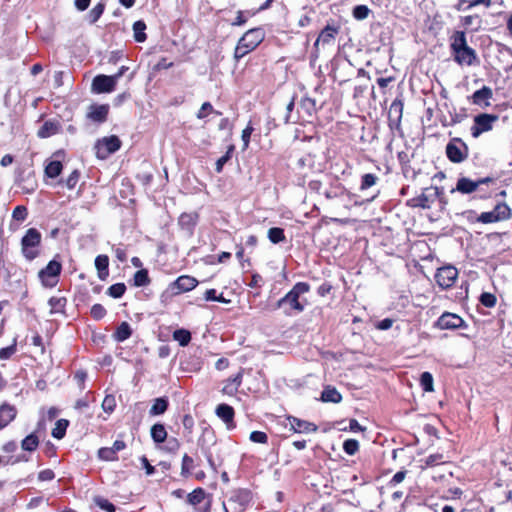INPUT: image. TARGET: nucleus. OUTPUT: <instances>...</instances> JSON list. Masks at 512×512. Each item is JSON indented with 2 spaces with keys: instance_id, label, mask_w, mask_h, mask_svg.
I'll use <instances>...</instances> for the list:
<instances>
[{
  "instance_id": "nucleus-25",
  "label": "nucleus",
  "mask_w": 512,
  "mask_h": 512,
  "mask_svg": "<svg viewBox=\"0 0 512 512\" xmlns=\"http://www.w3.org/2000/svg\"><path fill=\"white\" fill-rule=\"evenodd\" d=\"M478 188V183L470 180L469 178H459L456 185V190L463 194H469L474 192Z\"/></svg>"
},
{
  "instance_id": "nucleus-38",
  "label": "nucleus",
  "mask_w": 512,
  "mask_h": 512,
  "mask_svg": "<svg viewBox=\"0 0 512 512\" xmlns=\"http://www.w3.org/2000/svg\"><path fill=\"white\" fill-rule=\"evenodd\" d=\"M268 238L274 243H280L285 240L284 230L282 228L273 227L268 230Z\"/></svg>"
},
{
  "instance_id": "nucleus-19",
  "label": "nucleus",
  "mask_w": 512,
  "mask_h": 512,
  "mask_svg": "<svg viewBox=\"0 0 512 512\" xmlns=\"http://www.w3.org/2000/svg\"><path fill=\"white\" fill-rule=\"evenodd\" d=\"M338 34V28L334 26L327 25L319 34L316 39L314 46L317 47L320 43L323 45L331 44L336 35Z\"/></svg>"
},
{
  "instance_id": "nucleus-27",
  "label": "nucleus",
  "mask_w": 512,
  "mask_h": 512,
  "mask_svg": "<svg viewBox=\"0 0 512 512\" xmlns=\"http://www.w3.org/2000/svg\"><path fill=\"white\" fill-rule=\"evenodd\" d=\"M168 405H169V403H168L167 398H165V397L156 398L149 410V414L151 416L162 415L166 412Z\"/></svg>"
},
{
  "instance_id": "nucleus-30",
  "label": "nucleus",
  "mask_w": 512,
  "mask_h": 512,
  "mask_svg": "<svg viewBox=\"0 0 512 512\" xmlns=\"http://www.w3.org/2000/svg\"><path fill=\"white\" fill-rule=\"evenodd\" d=\"M451 50L453 52V54L460 50V49H463L465 48L467 45V41H466V36H465V33L463 31H456L452 38H451Z\"/></svg>"
},
{
  "instance_id": "nucleus-57",
  "label": "nucleus",
  "mask_w": 512,
  "mask_h": 512,
  "mask_svg": "<svg viewBox=\"0 0 512 512\" xmlns=\"http://www.w3.org/2000/svg\"><path fill=\"white\" fill-rule=\"evenodd\" d=\"M253 132V127L251 125H248L243 131H242V141H243V149H247L250 142V136Z\"/></svg>"
},
{
  "instance_id": "nucleus-55",
  "label": "nucleus",
  "mask_w": 512,
  "mask_h": 512,
  "mask_svg": "<svg viewBox=\"0 0 512 512\" xmlns=\"http://www.w3.org/2000/svg\"><path fill=\"white\" fill-rule=\"evenodd\" d=\"M27 209L24 206H17L14 208L12 217L17 221H24L27 217Z\"/></svg>"
},
{
  "instance_id": "nucleus-4",
  "label": "nucleus",
  "mask_w": 512,
  "mask_h": 512,
  "mask_svg": "<svg viewBox=\"0 0 512 512\" xmlns=\"http://www.w3.org/2000/svg\"><path fill=\"white\" fill-rule=\"evenodd\" d=\"M40 243V232L35 228L28 229L21 240L22 253L27 260H33L38 256Z\"/></svg>"
},
{
  "instance_id": "nucleus-20",
  "label": "nucleus",
  "mask_w": 512,
  "mask_h": 512,
  "mask_svg": "<svg viewBox=\"0 0 512 512\" xmlns=\"http://www.w3.org/2000/svg\"><path fill=\"white\" fill-rule=\"evenodd\" d=\"M16 409L14 406L3 404L0 406V428L6 427L16 417Z\"/></svg>"
},
{
  "instance_id": "nucleus-47",
  "label": "nucleus",
  "mask_w": 512,
  "mask_h": 512,
  "mask_svg": "<svg viewBox=\"0 0 512 512\" xmlns=\"http://www.w3.org/2000/svg\"><path fill=\"white\" fill-rule=\"evenodd\" d=\"M496 296L492 293L484 292L480 296V302L482 305L488 308H492L496 305Z\"/></svg>"
},
{
  "instance_id": "nucleus-40",
  "label": "nucleus",
  "mask_w": 512,
  "mask_h": 512,
  "mask_svg": "<svg viewBox=\"0 0 512 512\" xmlns=\"http://www.w3.org/2000/svg\"><path fill=\"white\" fill-rule=\"evenodd\" d=\"M93 502L95 505H97L102 510H105L106 512H115L116 510L115 506L110 501L101 496H95L93 498Z\"/></svg>"
},
{
  "instance_id": "nucleus-36",
  "label": "nucleus",
  "mask_w": 512,
  "mask_h": 512,
  "mask_svg": "<svg viewBox=\"0 0 512 512\" xmlns=\"http://www.w3.org/2000/svg\"><path fill=\"white\" fill-rule=\"evenodd\" d=\"M68 425L69 422L67 420H58L55 424V427L52 430V436L56 439H62L65 436Z\"/></svg>"
},
{
  "instance_id": "nucleus-35",
  "label": "nucleus",
  "mask_w": 512,
  "mask_h": 512,
  "mask_svg": "<svg viewBox=\"0 0 512 512\" xmlns=\"http://www.w3.org/2000/svg\"><path fill=\"white\" fill-rule=\"evenodd\" d=\"M62 168H63V166L60 161H51L45 167V174L49 178H55L60 175Z\"/></svg>"
},
{
  "instance_id": "nucleus-59",
  "label": "nucleus",
  "mask_w": 512,
  "mask_h": 512,
  "mask_svg": "<svg viewBox=\"0 0 512 512\" xmlns=\"http://www.w3.org/2000/svg\"><path fill=\"white\" fill-rule=\"evenodd\" d=\"M78 180H79V173H78V171L74 170L66 179L65 183H66L67 188L73 189L76 186Z\"/></svg>"
},
{
  "instance_id": "nucleus-31",
  "label": "nucleus",
  "mask_w": 512,
  "mask_h": 512,
  "mask_svg": "<svg viewBox=\"0 0 512 512\" xmlns=\"http://www.w3.org/2000/svg\"><path fill=\"white\" fill-rule=\"evenodd\" d=\"M146 24L142 20H138L133 24V33L134 39L136 42H144L147 38L146 33Z\"/></svg>"
},
{
  "instance_id": "nucleus-17",
  "label": "nucleus",
  "mask_w": 512,
  "mask_h": 512,
  "mask_svg": "<svg viewBox=\"0 0 512 512\" xmlns=\"http://www.w3.org/2000/svg\"><path fill=\"white\" fill-rule=\"evenodd\" d=\"M108 112H109V105L93 104V105L89 106V108H88L87 118H89L93 122L103 123L107 120Z\"/></svg>"
},
{
  "instance_id": "nucleus-10",
  "label": "nucleus",
  "mask_w": 512,
  "mask_h": 512,
  "mask_svg": "<svg viewBox=\"0 0 512 512\" xmlns=\"http://www.w3.org/2000/svg\"><path fill=\"white\" fill-rule=\"evenodd\" d=\"M467 325L465 321L454 313H443L435 323V327L441 330H455L465 328Z\"/></svg>"
},
{
  "instance_id": "nucleus-21",
  "label": "nucleus",
  "mask_w": 512,
  "mask_h": 512,
  "mask_svg": "<svg viewBox=\"0 0 512 512\" xmlns=\"http://www.w3.org/2000/svg\"><path fill=\"white\" fill-rule=\"evenodd\" d=\"M216 415L222 419L226 424L227 427L230 428L233 423L234 418V410L231 406L227 404H220L216 408Z\"/></svg>"
},
{
  "instance_id": "nucleus-13",
  "label": "nucleus",
  "mask_w": 512,
  "mask_h": 512,
  "mask_svg": "<svg viewBox=\"0 0 512 512\" xmlns=\"http://www.w3.org/2000/svg\"><path fill=\"white\" fill-rule=\"evenodd\" d=\"M439 197V189L437 187H431L425 189L423 193L414 198L413 206L420 207L423 209H429L434 201Z\"/></svg>"
},
{
  "instance_id": "nucleus-7",
  "label": "nucleus",
  "mask_w": 512,
  "mask_h": 512,
  "mask_svg": "<svg viewBox=\"0 0 512 512\" xmlns=\"http://www.w3.org/2000/svg\"><path fill=\"white\" fill-rule=\"evenodd\" d=\"M446 155L453 163H461L468 156V147L460 138H453L446 146Z\"/></svg>"
},
{
  "instance_id": "nucleus-64",
  "label": "nucleus",
  "mask_w": 512,
  "mask_h": 512,
  "mask_svg": "<svg viewBox=\"0 0 512 512\" xmlns=\"http://www.w3.org/2000/svg\"><path fill=\"white\" fill-rule=\"evenodd\" d=\"M405 476H406V472L405 471H398L392 477V479L390 481V484L397 485V484L401 483L405 479Z\"/></svg>"
},
{
  "instance_id": "nucleus-56",
  "label": "nucleus",
  "mask_w": 512,
  "mask_h": 512,
  "mask_svg": "<svg viewBox=\"0 0 512 512\" xmlns=\"http://www.w3.org/2000/svg\"><path fill=\"white\" fill-rule=\"evenodd\" d=\"M215 112L213 106L209 102H204L197 113L198 119L205 118L209 113Z\"/></svg>"
},
{
  "instance_id": "nucleus-54",
  "label": "nucleus",
  "mask_w": 512,
  "mask_h": 512,
  "mask_svg": "<svg viewBox=\"0 0 512 512\" xmlns=\"http://www.w3.org/2000/svg\"><path fill=\"white\" fill-rule=\"evenodd\" d=\"M106 314L105 308L101 304H94L91 308V315L94 319L100 320Z\"/></svg>"
},
{
  "instance_id": "nucleus-33",
  "label": "nucleus",
  "mask_w": 512,
  "mask_h": 512,
  "mask_svg": "<svg viewBox=\"0 0 512 512\" xmlns=\"http://www.w3.org/2000/svg\"><path fill=\"white\" fill-rule=\"evenodd\" d=\"M131 328L127 322H122L115 333V339L119 342H123L131 336Z\"/></svg>"
},
{
  "instance_id": "nucleus-46",
  "label": "nucleus",
  "mask_w": 512,
  "mask_h": 512,
  "mask_svg": "<svg viewBox=\"0 0 512 512\" xmlns=\"http://www.w3.org/2000/svg\"><path fill=\"white\" fill-rule=\"evenodd\" d=\"M343 450L348 455L352 456V455L356 454V452L359 450V442L355 439H347L343 443Z\"/></svg>"
},
{
  "instance_id": "nucleus-49",
  "label": "nucleus",
  "mask_w": 512,
  "mask_h": 512,
  "mask_svg": "<svg viewBox=\"0 0 512 512\" xmlns=\"http://www.w3.org/2000/svg\"><path fill=\"white\" fill-rule=\"evenodd\" d=\"M115 407H116V400H115L114 396L107 395L102 402L103 410L107 413H111L114 411Z\"/></svg>"
},
{
  "instance_id": "nucleus-34",
  "label": "nucleus",
  "mask_w": 512,
  "mask_h": 512,
  "mask_svg": "<svg viewBox=\"0 0 512 512\" xmlns=\"http://www.w3.org/2000/svg\"><path fill=\"white\" fill-rule=\"evenodd\" d=\"M173 339L181 346H187L191 341V333L186 329H177L173 332Z\"/></svg>"
},
{
  "instance_id": "nucleus-62",
  "label": "nucleus",
  "mask_w": 512,
  "mask_h": 512,
  "mask_svg": "<svg viewBox=\"0 0 512 512\" xmlns=\"http://www.w3.org/2000/svg\"><path fill=\"white\" fill-rule=\"evenodd\" d=\"M392 324H393V320L392 319L385 318V319L381 320L380 322H378L376 327L379 330H388V329H390L392 327Z\"/></svg>"
},
{
  "instance_id": "nucleus-3",
  "label": "nucleus",
  "mask_w": 512,
  "mask_h": 512,
  "mask_svg": "<svg viewBox=\"0 0 512 512\" xmlns=\"http://www.w3.org/2000/svg\"><path fill=\"white\" fill-rule=\"evenodd\" d=\"M252 500L251 492L247 489H236L230 492L226 502L223 503L225 512H245Z\"/></svg>"
},
{
  "instance_id": "nucleus-41",
  "label": "nucleus",
  "mask_w": 512,
  "mask_h": 512,
  "mask_svg": "<svg viewBox=\"0 0 512 512\" xmlns=\"http://www.w3.org/2000/svg\"><path fill=\"white\" fill-rule=\"evenodd\" d=\"M371 10L366 5H357L353 8L352 15L356 20L366 19Z\"/></svg>"
},
{
  "instance_id": "nucleus-61",
  "label": "nucleus",
  "mask_w": 512,
  "mask_h": 512,
  "mask_svg": "<svg viewBox=\"0 0 512 512\" xmlns=\"http://www.w3.org/2000/svg\"><path fill=\"white\" fill-rule=\"evenodd\" d=\"M49 305L51 306V312H54L63 307V299L52 297L49 300Z\"/></svg>"
},
{
  "instance_id": "nucleus-15",
  "label": "nucleus",
  "mask_w": 512,
  "mask_h": 512,
  "mask_svg": "<svg viewBox=\"0 0 512 512\" xmlns=\"http://www.w3.org/2000/svg\"><path fill=\"white\" fill-rule=\"evenodd\" d=\"M287 421L288 425L295 433L309 434L314 433L318 430L316 424L306 420L299 419L294 416H288Z\"/></svg>"
},
{
  "instance_id": "nucleus-45",
  "label": "nucleus",
  "mask_w": 512,
  "mask_h": 512,
  "mask_svg": "<svg viewBox=\"0 0 512 512\" xmlns=\"http://www.w3.org/2000/svg\"><path fill=\"white\" fill-rule=\"evenodd\" d=\"M377 180H378L377 176L372 173L364 174L362 176L360 189L366 190V189L372 187L373 185L376 184Z\"/></svg>"
},
{
  "instance_id": "nucleus-32",
  "label": "nucleus",
  "mask_w": 512,
  "mask_h": 512,
  "mask_svg": "<svg viewBox=\"0 0 512 512\" xmlns=\"http://www.w3.org/2000/svg\"><path fill=\"white\" fill-rule=\"evenodd\" d=\"M38 444H39V439H38L37 435L34 433H31L30 435L26 436L22 440L21 447L25 451L32 452L38 447Z\"/></svg>"
},
{
  "instance_id": "nucleus-8",
  "label": "nucleus",
  "mask_w": 512,
  "mask_h": 512,
  "mask_svg": "<svg viewBox=\"0 0 512 512\" xmlns=\"http://www.w3.org/2000/svg\"><path fill=\"white\" fill-rule=\"evenodd\" d=\"M511 210L509 206L505 203H500L495 206V208L492 211L483 212L481 213L477 221L488 224V223H495L498 221L506 220L510 217Z\"/></svg>"
},
{
  "instance_id": "nucleus-29",
  "label": "nucleus",
  "mask_w": 512,
  "mask_h": 512,
  "mask_svg": "<svg viewBox=\"0 0 512 512\" xmlns=\"http://www.w3.org/2000/svg\"><path fill=\"white\" fill-rule=\"evenodd\" d=\"M151 438L157 444L163 443L167 438V431L163 424L157 423L151 427Z\"/></svg>"
},
{
  "instance_id": "nucleus-26",
  "label": "nucleus",
  "mask_w": 512,
  "mask_h": 512,
  "mask_svg": "<svg viewBox=\"0 0 512 512\" xmlns=\"http://www.w3.org/2000/svg\"><path fill=\"white\" fill-rule=\"evenodd\" d=\"M59 124L54 121H46L41 128L38 130V136L40 138H47L55 135L59 131Z\"/></svg>"
},
{
  "instance_id": "nucleus-52",
  "label": "nucleus",
  "mask_w": 512,
  "mask_h": 512,
  "mask_svg": "<svg viewBox=\"0 0 512 512\" xmlns=\"http://www.w3.org/2000/svg\"><path fill=\"white\" fill-rule=\"evenodd\" d=\"M16 352V340H14L13 344L0 349V359L7 360Z\"/></svg>"
},
{
  "instance_id": "nucleus-43",
  "label": "nucleus",
  "mask_w": 512,
  "mask_h": 512,
  "mask_svg": "<svg viewBox=\"0 0 512 512\" xmlns=\"http://www.w3.org/2000/svg\"><path fill=\"white\" fill-rule=\"evenodd\" d=\"M98 457L104 461H115L118 459L116 453L110 447H103L98 450Z\"/></svg>"
},
{
  "instance_id": "nucleus-18",
  "label": "nucleus",
  "mask_w": 512,
  "mask_h": 512,
  "mask_svg": "<svg viewBox=\"0 0 512 512\" xmlns=\"http://www.w3.org/2000/svg\"><path fill=\"white\" fill-rule=\"evenodd\" d=\"M197 284L198 281L194 277L188 275H182L178 277L173 283L178 293L191 291L196 287Z\"/></svg>"
},
{
  "instance_id": "nucleus-42",
  "label": "nucleus",
  "mask_w": 512,
  "mask_h": 512,
  "mask_svg": "<svg viewBox=\"0 0 512 512\" xmlns=\"http://www.w3.org/2000/svg\"><path fill=\"white\" fill-rule=\"evenodd\" d=\"M125 290L126 286L124 283H116L108 288L107 293L113 298H120L125 293Z\"/></svg>"
},
{
  "instance_id": "nucleus-11",
  "label": "nucleus",
  "mask_w": 512,
  "mask_h": 512,
  "mask_svg": "<svg viewBox=\"0 0 512 512\" xmlns=\"http://www.w3.org/2000/svg\"><path fill=\"white\" fill-rule=\"evenodd\" d=\"M457 277L458 271L454 266L441 267L437 270V273L435 274V280L437 284L443 289L452 287Z\"/></svg>"
},
{
  "instance_id": "nucleus-23",
  "label": "nucleus",
  "mask_w": 512,
  "mask_h": 512,
  "mask_svg": "<svg viewBox=\"0 0 512 512\" xmlns=\"http://www.w3.org/2000/svg\"><path fill=\"white\" fill-rule=\"evenodd\" d=\"M109 258L106 255H98L95 259V267L98 272V277L105 280L109 275Z\"/></svg>"
},
{
  "instance_id": "nucleus-37",
  "label": "nucleus",
  "mask_w": 512,
  "mask_h": 512,
  "mask_svg": "<svg viewBox=\"0 0 512 512\" xmlns=\"http://www.w3.org/2000/svg\"><path fill=\"white\" fill-rule=\"evenodd\" d=\"M133 281H134V285L137 287L148 285L150 282V279L148 276V271L146 269L138 270L134 274Z\"/></svg>"
},
{
  "instance_id": "nucleus-24",
  "label": "nucleus",
  "mask_w": 512,
  "mask_h": 512,
  "mask_svg": "<svg viewBox=\"0 0 512 512\" xmlns=\"http://www.w3.org/2000/svg\"><path fill=\"white\" fill-rule=\"evenodd\" d=\"M493 93L491 88L484 86L481 89L475 91L472 95L473 103L477 105H488V100L492 97Z\"/></svg>"
},
{
  "instance_id": "nucleus-2",
  "label": "nucleus",
  "mask_w": 512,
  "mask_h": 512,
  "mask_svg": "<svg viewBox=\"0 0 512 512\" xmlns=\"http://www.w3.org/2000/svg\"><path fill=\"white\" fill-rule=\"evenodd\" d=\"M264 34L261 29H251L247 31L238 41L235 48L234 57L236 60L243 58L246 54L253 51L263 40Z\"/></svg>"
},
{
  "instance_id": "nucleus-6",
  "label": "nucleus",
  "mask_w": 512,
  "mask_h": 512,
  "mask_svg": "<svg viewBox=\"0 0 512 512\" xmlns=\"http://www.w3.org/2000/svg\"><path fill=\"white\" fill-rule=\"evenodd\" d=\"M61 269V263L56 260H51L45 268L41 269L38 277L43 286L54 287L58 283Z\"/></svg>"
},
{
  "instance_id": "nucleus-50",
  "label": "nucleus",
  "mask_w": 512,
  "mask_h": 512,
  "mask_svg": "<svg viewBox=\"0 0 512 512\" xmlns=\"http://www.w3.org/2000/svg\"><path fill=\"white\" fill-rule=\"evenodd\" d=\"M249 439L254 443L266 444L268 441V436L265 432L253 431L251 432Z\"/></svg>"
},
{
  "instance_id": "nucleus-22",
  "label": "nucleus",
  "mask_w": 512,
  "mask_h": 512,
  "mask_svg": "<svg viewBox=\"0 0 512 512\" xmlns=\"http://www.w3.org/2000/svg\"><path fill=\"white\" fill-rule=\"evenodd\" d=\"M241 382H242V371L238 372L234 377H231L226 381V383L222 389L223 393L230 395V396L234 395L238 391V388L240 387Z\"/></svg>"
},
{
  "instance_id": "nucleus-39",
  "label": "nucleus",
  "mask_w": 512,
  "mask_h": 512,
  "mask_svg": "<svg viewBox=\"0 0 512 512\" xmlns=\"http://www.w3.org/2000/svg\"><path fill=\"white\" fill-rule=\"evenodd\" d=\"M420 384L425 392H432L434 390L432 374L423 372L420 377Z\"/></svg>"
},
{
  "instance_id": "nucleus-53",
  "label": "nucleus",
  "mask_w": 512,
  "mask_h": 512,
  "mask_svg": "<svg viewBox=\"0 0 512 512\" xmlns=\"http://www.w3.org/2000/svg\"><path fill=\"white\" fill-rule=\"evenodd\" d=\"M300 108L304 109L309 116L315 111V101L310 98H305L300 103Z\"/></svg>"
},
{
  "instance_id": "nucleus-63",
  "label": "nucleus",
  "mask_w": 512,
  "mask_h": 512,
  "mask_svg": "<svg viewBox=\"0 0 512 512\" xmlns=\"http://www.w3.org/2000/svg\"><path fill=\"white\" fill-rule=\"evenodd\" d=\"M182 423L185 429H187L189 432H191L193 426H194V420L191 415L186 414L184 415L182 419Z\"/></svg>"
},
{
  "instance_id": "nucleus-1",
  "label": "nucleus",
  "mask_w": 512,
  "mask_h": 512,
  "mask_svg": "<svg viewBox=\"0 0 512 512\" xmlns=\"http://www.w3.org/2000/svg\"><path fill=\"white\" fill-rule=\"evenodd\" d=\"M310 286L306 282H298L293 288L276 303V309L283 308L286 315H291L292 311L302 312L305 305L301 302L300 296L309 292Z\"/></svg>"
},
{
  "instance_id": "nucleus-58",
  "label": "nucleus",
  "mask_w": 512,
  "mask_h": 512,
  "mask_svg": "<svg viewBox=\"0 0 512 512\" xmlns=\"http://www.w3.org/2000/svg\"><path fill=\"white\" fill-rule=\"evenodd\" d=\"M231 150L232 148H230L226 153L225 155L221 156L217 162H216V171L218 173H220L223 169V166L228 162V160L230 159L231 157Z\"/></svg>"
},
{
  "instance_id": "nucleus-44",
  "label": "nucleus",
  "mask_w": 512,
  "mask_h": 512,
  "mask_svg": "<svg viewBox=\"0 0 512 512\" xmlns=\"http://www.w3.org/2000/svg\"><path fill=\"white\" fill-rule=\"evenodd\" d=\"M104 11V4L98 3L95 5L90 12L88 13V18L90 23H95L103 14Z\"/></svg>"
},
{
  "instance_id": "nucleus-28",
  "label": "nucleus",
  "mask_w": 512,
  "mask_h": 512,
  "mask_svg": "<svg viewBox=\"0 0 512 512\" xmlns=\"http://www.w3.org/2000/svg\"><path fill=\"white\" fill-rule=\"evenodd\" d=\"M321 400L323 402L339 403L342 400V396L336 388L327 386L321 394Z\"/></svg>"
},
{
  "instance_id": "nucleus-12",
  "label": "nucleus",
  "mask_w": 512,
  "mask_h": 512,
  "mask_svg": "<svg viewBox=\"0 0 512 512\" xmlns=\"http://www.w3.org/2000/svg\"><path fill=\"white\" fill-rule=\"evenodd\" d=\"M117 82L112 75H97L92 82V90L96 93H110L114 91Z\"/></svg>"
},
{
  "instance_id": "nucleus-51",
  "label": "nucleus",
  "mask_w": 512,
  "mask_h": 512,
  "mask_svg": "<svg viewBox=\"0 0 512 512\" xmlns=\"http://www.w3.org/2000/svg\"><path fill=\"white\" fill-rule=\"evenodd\" d=\"M193 466V459L188 456L187 454H184L182 458V467H181V474L186 476L190 474V471Z\"/></svg>"
},
{
  "instance_id": "nucleus-48",
  "label": "nucleus",
  "mask_w": 512,
  "mask_h": 512,
  "mask_svg": "<svg viewBox=\"0 0 512 512\" xmlns=\"http://www.w3.org/2000/svg\"><path fill=\"white\" fill-rule=\"evenodd\" d=\"M446 460L444 459V456L442 454H432L428 456L425 460L426 466L433 467L438 464L445 463Z\"/></svg>"
},
{
  "instance_id": "nucleus-16",
  "label": "nucleus",
  "mask_w": 512,
  "mask_h": 512,
  "mask_svg": "<svg viewBox=\"0 0 512 512\" xmlns=\"http://www.w3.org/2000/svg\"><path fill=\"white\" fill-rule=\"evenodd\" d=\"M454 60L459 65H473L477 60V55L474 49L469 46H466L463 49L456 51L454 54Z\"/></svg>"
},
{
  "instance_id": "nucleus-60",
  "label": "nucleus",
  "mask_w": 512,
  "mask_h": 512,
  "mask_svg": "<svg viewBox=\"0 0 512 512\" xmlns=\"http://www.w3.org/2000/svg\"><path fill=\"white\" fill-rule=\"evenodd\" d=\"M54 477H55V474L50 469L42 470L38 475V479L41 481H50V480L54 479Z\"/></svg>"
},
{
  "instance_id": "nucleus-5",
  "label": "nucleus",
  "mask_w": 512,
  "mask_h": 512,
  "mask_svg": "<svg viewBox=\"0 0 512 512\" xmlns=\"http://www.w3.org/2000/svg\"><path fill=\"white\" fill-rule=\"evenodd\" d=\"M121 147L120 139L111 135L108 137H103L99 139L95 144L96 156L99 159H106L110 154L115 153Z\"/></svg>"
},
{
  "instance_id": "nucleus-14",
  "label": "nucleus",
  "mask_w": 512,
  "mask_h": 512,
  "mask_svg": "<svg viewBox=\"0 0 512 512\" xmlns=\"http://www.w3.org/2000/svg\"><path fill=\"white\" fill-rule=\"evenodd\" d=\"M188 502L193 506H199L201 512H209L210 501L207 500V494L202 488H196L188 495Z\"/></svg>"
},
{
  "instance_id": "nucleus-9",
  "label": "nucleus",
  "mask_w": 512,
  "mask_h": 512,
  "mask_svg": "<svg viewBox=\"0 0 512 512\" xmlns=\"http://www.w3.org/2000/svg\"><path fill=\"white\" fill-rule=\"evenodd\" d=\"M498 120V117L491 114H480L474 118V124L471 127V134L474 138L479 137L482 133L490 131L493 123Z\"/></svg>"
}]
</instances>
